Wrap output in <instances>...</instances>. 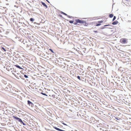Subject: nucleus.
I'll return each mask as SVG.
<instances>
[{"mask_svg":"<svg viewBox=\"0 0 131 131\" xmlns=\"http://www.w3.org/2000/svg\"><path fill=\"white\" fill-rule=\"evenodd\" d=\"M13 117L14 118V119L18 120L19 122H23V121H22L21 119L20 118L16 117L14 116H13Z\"/></svg>","mask_w":131,"mask_h":131,"instance_id":"obj_4","label":"nucleus"},{"mask_svg":"<svg viewBox=\"0 0 131 131\" xmlns=\"http://www.w3.org/2000/svg\"><path fill=\"white\" fill-rule=\"evenodd\" d=\"M49 50H50L53 53H54V52L51 49H49Z\"/></svg>","mask_w":131,"mask_h":131,"instance_id":"obj_17","label":"nucleus"},{"mask_svg":"<svg viewBox=\"0 0 131 131\" xmlns=\"http://www.w3.org/2000/svg\"><path fill=\"white\" fill-rule=\"evenodd\" d=\"M24 76L25 78H28V77L26 75H25Z\"/></svg>","mask_w":131,"mask_h":131,"instance_id":"obj_19","label":"nucleus"},{"mask_svg":"<svg viewBox=\"0 0 131 131\" xmlns=\"http://www.w3.org/2000/svg\"><path fill=\"white\" fill-rule=\"evenodd\" d=\"M30 20L31 21H33L34 20V19L33 18H30Z\"/></svg>","mask_w":131,"mask_h":131,"instance_id":"obj_14","label":"nucleus"},{"mask_svg":"<svg viewBox=\"0 0 131 131\" xmlns=\"http://www.w3.org/2000/svg\"><path fill=\"white\" fill-rule=\"evenodd\" d=\"M75 22H74V25H77L78 23L83 24L85 26H88L89 25V23H87L86 21L84 20H80L79 19H77L75 20Z\"/></svg>","mask_w":131,"mask_h":131,"instance_id":"obj_1","label":"nucleus"},{"mask_svg":"<svg viewBox=\"0 0 131 131\" xmlns=\"http://www.w3.org/2000/svg\"><path fill=\"white\" fill-rule=\"evenodd\" d=\"M48 3H49V2L48 0H46Z\"/></svg>","mask_w":131,"mask_h":131,"instance_id":"obj_26","label":"nucleus"},{"mask_svg":"<svg viewBox=\"0 0 131 131\" xmlns=\"http://www.w3.org/2000/svg\"><path fill=\"white\" fill-rule=\"evenodd\" d=\"M54 127V128H55V129H56V130H59V131H66L65 130H62L61 129H59L56 127Z\"/></svg>","mask_w":131,"mask_h":131,"instance_id":"obj_8","label":"nucleus"},{"mask_svg":"<svg viewBox=\"0 0 131 131\" xmlns=\"http://www.w3.org/2000/svg\"><path fill=\"white\" fill-rule=\"evenodd\" d=\"M68 17L69 18H71V17L69 16H68Z\"/></svg>","mask_w":131,"mask_h":131,"instance_id":"obj_23","label":"nucleus"},{"mask_svg":"<svg viewBox=\"0 0 131 131\" xmlns=\"http://www.w3.org/2000/svg\"><path fill=\"white\" fill-rule=\"evenodd\" d=\"M28 104L30 106L32 107L34 105L29 100L27 101Z\"/></svg>","mask_w":131,"mask_h":131,"instance_id":"obj_6","label":"nucleus"},{"mask_svg":"<svg viewBox=\"0 0 131 131\" xmlns=\"http://www.w3.org/2000/svg\"><path fill=\"white\" fill-rule=\"evenodd\" d=\"M118 23V21L116 20L115 21H114L112 23V24L113 25H115L117 24Z\"/></svg>","mask_w":131,"mask_h":131,"instance_id":"obj_9","label":"nucleus"},{"mask_svg":"<svg viewBox=\"0 0 131 131\" xmlns=\"http://www.w3.org/2000/svg\"><path fill=\"white\" fill-rule=\"evenodd\" d=\"M116 17L115 16H114V18L113 19V20H112L113 21L114 20H115V19H116Z\"/></svg>","mask_w":131,"mask_h":131,"instance_id":"obj_15","label":"nucleus"},{"mask_svg":"<svg viewBox=\"0 0 131 131\" xmlns=\"http://www.w3.org/2000/svg\"><path fill=\"white\" fill-rule=\"evenodd\" d=\"M113 16V15L112 14H110L109 17L110 18H112Z\"/></svg>","mask_w":131,"mask_h":131,"instance_id":"obj_12","label":"nucleus"},{"mask_svg":"<svg viewBox=\"0 0 131 131\" xmlns=\"http://www.w3.org/2000/svg\"><path fill=\"white\" fill-rule=\"evenodd\" d=\"M110 25H105L104 26V27H105V26H109Z\"/></svg>","mask_w":131,"mask_h":131,"instance_id":"obj_22","label":"nucleus"},{"mask_svg":"<svg viewBox=\"0 0 131 131\" xmlns=\"http://www.w3.org/2000/svg\"><path fill=\"white\" fill-rule=\"evenodd\" d=\"M94 31V32H95V33H97V32H98L97 31Z\"/></svg>","mask_w":131,"mask_h":131,"instance_id":"obj_21","label":"nucleus"},{"mask_svg":"<svg viewBox=\"0 0 131 131\" xmlns=\"http://www.w3.org/2000/svg\"><path fill=\"white\" fill-rule=\"evenodd\" d=\"M42 5L44 6H45L46 8H47V6L44 3L41 2Z\"/></svg>","mask_w":131,"mask_h":131,"instance_id":"obj_10","label":"nucleus"},{"mask_svg":"<svg viewBox=\"0 0 131 131\" xmlns=\"http://www.w3.org/2000/svg\"><path fill=\"white\" fill-rule=\"evenodd\" d=\"M126 2H125V3L126 4V5L127 6H130V4H131V1L130 0H125Z\"/></svg>","mask_w":131,"mask_h":131,"instance_id":"obj_5","label":"nucleus"},{"mask_svg":"<svg viewBox=\"0 0 131 131\" xmlns=\"http://www.w3.org/2000/svg\"><path fill=\"white\" fill-rule=\"evenodd\" d=\"M77 78L79 79V80H80L81 79H80V77L79 76H77Z\"/></svg>","mask_w":131,"mask_h":131,"instance_id":"obj_18","label":"nucleus"},{"mask_svg":"<svg viewBox=\"0 0 131 131\" xmlns=\"http://www.w3.org/2000/svg\"><path fill=\"white\" fill-rule=\"evenodd\" d=\"M2 49H3L5 51H6V50L5 49V48H3V47H2Z\"/></svg>","mask_w":131,"mask_h":131,"instance_id":"obj_20","label":"nucleus"},{"mask_svg":"<svg viewBox=\"0 0 131 131\" xmlns=\"http://www.w3.org/2000/svg\"><path fill=\"white\" fill-rule=\"evenodd\" d=\"M23 123V124L24 125H25V124L23 122H22Z\"/></svg>","mask_w":131,"mask_h":131,"instance_id":"obj_25","label":"nucleus"},{"mask_svg":"<svg viewBox=\"0 0 131 131\" xmlns=\"http://www.w3.org/2000/svg\"><path fill=\"white\" fill-rule=\"evenodd\" d=\"M13 117L14 118V119L18 120L19 122H23V121H22L21 119L20 118L16 117L14 116H13Z\"/></svg>","mask_w":131,"mask_h":131,"instance_id":"obj_3","label":"nucleus"},{"mask_svg":"<svg viewBox=\"0 0 131 131\" xmlns=\"http://www.w3.org/2000/svg\"><path fill=\"white\" fill-rule=\"evenodd\" d=\"M41 93L43 95H45L46 96H47V95L45 93H42V92H41Z\"/></svg>","mask_w":131,"mask_h":131,"instance_id":"obj_13","label":"nucleus"},{"mask_svg":"<svg viewBox=\"0 0 131 131\" xmlns=\"http://www.w3.org/2000/svg\"><path fill=\"white\" fill-rule=\"evenodd\" d=\"M117 119H118V118H117Z\"/></svg>","mask_w":131,"mask_h":131,"instance_id":"obj_27","label":"nucleus"},{"mask_svg":"<svg viewBox=\"0 0 131 131\" xmlns=\"http://www.w3.org/2000/svg\"><path fill=\"white\" fill-rule=\"evenodd\" d=\"M63 14H64V15H67V14H66V13H63Z\"/></svg>","mask_w":131,"mask_h":131,"instance_id":"obj_24","label":"nucleus"},{"mask_svg":"<svg viewBox=\"0 0 131 131\" xmlns=\"http://www.w3.org/2000/svg\"><path fill=\"white\" fill-rule=\"evenodd\" d=\"M128 39L125 38L121 39L120 40V42L122 43H127Z\"/></svg>","mask_w":131,"mask_h":131,"instance_id":"obj_2","label":"nucleus"},{"mask_svg":"<svg viewBox=\"0 0 131 131\" xmlns=\"http://www.w3.org/2000/svg\"><path fill=\"white\" fill-rule=\"evenodd\" d=\"M103 22V20H101L100 21H98V23L99 24H96V26H100L101 25V23H102Z\"/></svg>","mask_w":131,"mask_h":131,"instance_id":"obj_7","label":"nucleus"},{"mask_svg":"<svg viewBox=\"0 0 131 131\" xmlns=\"http://www.w3.org/2000/svg\"><path fill=\"white\" fill-rule=\"evenodd\" d=\"M14 66H16V67L20 69H22V68L20 67L19 66L17 65H14Z\"/></svg>","mask_w":131,"mask_h":131,"instance_id":"obj_11","label":"nucleus"},{"mask_svg":"<svg viewBox=\"0 0 131 131\" xmlns=\"http://www.w3.org/2000/svg\"><path fill=\"white\" fill-rule=\"evenodd\" d=\"M69 22L70 23H73V21H69Z\"/></svg>","mask_w":131,"mask_h":131,"instance_id":"obj_16","label":"nucleus"}]
</instances>
